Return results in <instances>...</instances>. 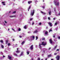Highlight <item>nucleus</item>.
Masks as SVG:
<instances>
[{
  "label": "nucleus",
  "mask_w": 60,
  "mask_h": 60,
  "mask_svg": "<svg viewBox=\"0 0 60 60\" xmlns=\"http://www.w3.org/2000/svg\"><path fill=\"white\" fill-rule=\"evenodd\" d=\"M46 43L44 42H42V44H40L39 45V47L40 48V49H41V45H43L44 46H45V45H46Z\"/></svg>",
  "instance_id": "obj_1"
},
{
  "label": "nucleus",
  "mask_w": 60,
  "mask_h": 60,
  "mask_svg": "<svg viewBox=\"0 0 60 60\" xmlns=\"http://www.w3.org/2000/svg\"><path fill=\"white\" fill-rule=\"evenodd\" d=\"M30 41H32V39H33V40H34V36H31L30 37Z\"/></svg>",
  "instance_id": "obj_2"
},
{
  "label": "nucleus",
  "mask_w": 60,
  "mask_h": 60,
  "mask_svg": "<svg viewBox=\"0 0 60 60\" xmlns=\"http://www.w3.org/2000/svg\"><path fill=\"white\" fill-rule=\"evenodd\" d=\"M34 10H33L32 12V11H31L30 15H31L32 16H33L34 14Z\"/></svg>",
  "instance_id": "obj_3"
},
{
  "label": "nucleus",
  "mask_w": 60,
  "mask_h": 60,
  "mask_svg": "<svg viewBox=\"0 0 60 60\" xmlns=\"http://www.w3.org/2000/svg\"><path fill=\"white\" fill-rule=\"evenodd\" d=\"M54 2L55 4L56 5H59V2H58L57 4H56V2H55V1H54Z\"/></svg>",
  "instance_id": "obj_4"
},
{
  "label": "nucleus",
  "mask_w": 60,
  "mask_h": 60,
  "mask_svg": "<svg viewBox=\"0 0 60 60\" xmlns=\"http://www.w3.org/2000/svg\"><path fill=\"white\" fill-rule=\"evenodd\" d=\"M48 24H49V25L50 26H52L53 25H52V24L50 22H49L48 23Z\"/></svg>",
  "instance_id": "obj_5"
},
{
  "label": "nucleus",
  "mask_w": 60,
  "mask_h": 60,
  "mask_svg": "<svg viewBox=\"0 0 60 60\" xmlns=\"http://www.w3.org/2000/svg\"><path fill=\"white\" fill-rule=\"evenodd\" d=\"M49 42L51 44H52V42H53V41L52 40H51V39H50L49 40Z\"/></svg>",
  "instance_id": "obj_6"
},
{
  "label": "nucleus",
  "mask_w": 60,
  "mask_h": 60,
  "mask_svg": "<svg viewBox=\"0 0 60 60\" xmlns=\"http://www.w3.org/2000/svg\"><path fill=\"white\" fill-rule=\"evenodd\" d=\"M8 57L9 59L10 60H12V59H11V57L10 56H8Z\"/></svg>",
  "instance_id": "obj_7"
},
{
  "label": "nucleus",
  "mask_w": 60,
  "mask_h": 60,
  "mask_svg": "<svg viewBox=\"0 0 60 60\" xmlns=\"http://www.w3.org/2000/svg\"><path fill=\"white\" fill-rule=\"evenodd\" d=\"M30 49L31 50H32L33 49V45H32L30 47Z\"/></svg>",
  "instance_id": "obj_8"
},
{
  "label": "nucleus",
  "mask_w": 60,
  "mask_h": 60,
  "mask_svg": "<svg viewBox=\"0 0 60 60\" xmlns=\"http://www.w3.org/2000/svg\"><path fill=\"white\" fill-rule=\"evenodd\" d=\"M10 18H13V17H15L16 16L15 15L11 16H10Z\"/></svg>",
  "instance_id": "obj_9"
},
{
  "label": "nucleus",
  "mask_w": 60,
  "mask_h": 60,
  "mask_svg": "<svg viewBox=\"0 0 60 60\" xmlns=\"http://www.w3.org/2000/svg\"><path fill=\"white\" fill-rule=\"evenodd\" d=\"M56 47H57V45L56 46H55V47L53 48V50H55V49H56Z\"/></svg>",
  "instance_id": "obj_10"
},
{
  "label": "nucleus",
  "mask_w": 60,
  "mask_h": 60,
  "mask_svg": "<svg viewBox=\"0 0 60 60\" xmlns=\"http://www.w3.org/2000/svg\"><path fill=\"white\" fill-rule=\"evenodd\" d=\"M31 3H32V1H29L28 2V3L29 4H31Z\"/></svg>",
  "instance_id": "obj_11"
},
{
  "label": "nucleus",
  "mask_w": 60,
  "mask_h": 60,
  "mask_svg": "<svg viewBox=\"0 0 60 60\" xmlns=\"http://www.w3.org/2000/svg\"><path fill=\"white\" fill-rule=\"evenodd\" d=\"M23 53H24V52H22L21 53V54H20V56H22L23 54Z\"/></svg>",
  "instance_id": "obj_12"
},
{
  "label": "nucleus",
  "mask_w": 60,
  "mask_h": 60,
  "mask_svg": "<svg viewBox=\"0 0 60 60\" xmlns=\"http://www.w3.org/2000/svg\"><path fill=\"white\" fill-rule=\"evenodd\" d=\"M2 4L3 5H5V2H2Z\"/></svg>",
  "instance_id": "obj_13"
},
{
  "label": "nucleus",
  "mask_w": 60,
  "mask_h": 60,
  "mask_svg": "<svg viewBox=\"0 0 60 60\" xmlns=\"http://www.w3.org/2000/svg\"><path fill=\"white\" fill-rule=\"evenodd\" d=\"M45 34L46 35H48V32H47V31L45 32Z\"/></svg>",
  "instance_id": "obj_14"
},
{
  "label": "nucleus",
  "mask_w": 60,
  "mask_h": 60,
  "mask_svg": "<svg viewBox=\"0 0 60 60\" xmlns=\"http://www.w3.org/2000/svg\"><path fill=\"white\" fill-rule=\"evenodd\" d=\"M16 53H19L20 52V51H17L16 52Z\"/></svg>",
  "instance_id": "obj_15"
},
{
  "label": "nucleus",
  "mask_w": 60,
  "mask_h": 60,
  "mask_svg": "<svg viewBox=\"0 0 60 60\" xmlns=\"http://www.w3.org/2000/svg\"><path fill=\"white\" fill-rule=\"evenodd\" d=\"M27 26L26 25L24 27V29H26V28H27Z\"/></svg>",
  "instance_id": "obj_16"
},
{
  "label": "nucleus",
  "mask_w": 60,
  "mask_h": 60,
  "mask_svg": "<svg viewBox=\"0 0 60 60\" xmlns=\"http://www.w3.org/2000/svg\"><path fill=\"white\" fill-rule=\"evenodd\" d=\"M14 56H18V55H17V54L15 53H14Z\"/></svg>",
  "instance_id": "obj_17"
},
{
  "label": "nucleus",
  "mask_w": 60,
  "mask_h": 60,
  "mask_svg": "<svg viewBox=\"0 0 60 60\" xmlns=\"http://www.w3.org/2000/svg\"><path fill=\"white\" fill-rule=\"evenodd\" d=\"M52 56V55H51V54H50V55H48V57H50V56Z\"/></svg>",
  "instance_id": "obj_18"
},
{
  "label": "nucleus",
  "mask_w": 60,
  "mask_h": 60,
  "mask_svg": "<svg viewBox=\"0 0 60 60\" xmlns=\"http://www.w3.org/2000/svg\"><path fill=\"white\" fill-rule=\"evenodd\" d=\"M41 13H43V14H46V13H45L43 12L42 11H41Z\"/></svg>",
  "instance_id": "obj_19"
},
{
  "label": "nucleus",
  "mask_w": 60,
  "mask_h": 60,
  "mask_svg": "<svg viewBox=\"0 0 60 60\" xmlns=\"http://www.w3.org/2000/svg\"><path fill=\"white\" fill-rule=\"evenodd\" d=\"M49 15H51V11H49Z\"/></svg>",
  "instance_id": "obj_20"
},
{
  "label": "nucleus",
  "mask_w": 60,
  "mask_h": 60,
  "mask_svg": "<svg viewBox=\"0 0 60 60\" xmlns=\"http://www.w3.org/2000/svg\"><path fill=\"white\" fill-rule=\"evenodd\" d=\"M38 32L37 30H36V31H35L34 32V33H37V32Z\"/></svg>",
  "instance_id": "obj_21"
},
{
  "label": "nucleus",
  "mask_w": 60,
  "mask_h": 60,
  "mask_svg": "<svg viewBox=\"0 0 60 60\" xmlns=\"http://www.w3.org/2000/svg\"><path fill=\"white\" fill-rule=\"evenodd\" d=\"M24 43H25V41H23L22 42V45H23V44H24Z\"/></svg>",
  "instance_id": "obj_22"
},
{
  "label": "nucleus",
  "mask_w": 60,
  "mask_h": 60,
  "mask_svg": "<svg viewBox=\"0 0 60 60\" xmlns=\"http://www.w3.org/2000/svg\"><path fill=\"white\" fill-rule=\"evenodd\" d=\"M30 8H31V6H30L29 8H28V11H29V10L30 9Z\"/></svg>",
  "instance_id": "obj_23"
},
{
  "label": "nucleus",
  "mask_w": 60,
  "mask_h": 60,
  "mask_svg": "<svg viewBox=\"0 0 60 60\" xmlns=\"http://www.w3.org/2000/svg\"><path fill=\"white\" fill-rule=\"evenodd\" d=\"M51 31H52V29H50L49 30V32H51Z\"/></svg>",
  "instance_id": "obj_24"
},
{
  "label": "nucleus",
  "mask_w": 60,
  "mask_h": 60,
  "mask_svg": "<svg viewBox=\"0 0 60 60\" xmlns=\"http://www.w3.org/2000/svg\"><path fill=\"white\" fill-rule=\"evenodd\" d=\"M0 42H1V43H3V41L2 40H0Z\"/></svg>",
  "instance_id": "obj_25"
},
{
  "label": "nucleus",
  "mask_w": 60,
  "mask_h": 60,
  "mask_svg": "<svg viewBox=\"0 0 60 60\" xmlns=\"http://www.w3.org/2000/svg\"><path fill=\"white\" fill-rule=\"evenodd\" d=\"M8 46H11V44H10L9 43H8Z\"/></svg>",
  "instance_id": "obj_26"
},
{
  "label": "nucleus",
  "mask_w": 60,
  "mask_h": 60,
  "mask_svg": "<svg viewBox=\"0 0 60 60\" xmlns=\"http://www.w3.org/2000/svg\"><path fill=\"white\" fill-rule=\"evenodd\" d=\"M29 52H27V55H29Z\"/></svg>",
  "instance_id": "obj_27"
},
{
  "label": "nucleus",
  "mask_w": 60,
  "mask_h": 60,
  "mask_svg": "<svg viewBox=\"0 0 60 60\" xmlns=\"http://www.w3.org/2000/svg\"><path fill=\"white\" fill-rule=\"evenodd\" d=\"M36 40H37V39H38V37H37V36H36Z\"/></svg>",
  "instance_id": "obj_28"
},
{
  "label": "nucleus",
  "mask_w": 60,
  "mask_h": 60,
  "mask_svg": "<svg viewBox=\"0 0 60 60\" xmlns=\"http://www.w3.org/2000/svg\"><path fill=\"white\" fill-rule=\"evenodd\" d=\"M6 44H7V43L8 42V40H7L6 41Z\"/></svg>",
  "instance_id": "obj_29"
},
{
  "label": "nucleus",
  "mask_w": 60,
  "mask_h": 60,
  "mask_svg": "<svg viewBox=\"0 0 60 60\" xmlns=\"http://www.w3.org/2000/svg\"><path fill=\"white\" fill-rule=\"evenodd\" d=\"M1 48H4V46L3 45H1Z\"/></svg>",
  "instance_id": "obj_30"
},
{
  "label": "nucleus",
  "mask_w": 60,
  "mask_h": 60,
  "mask_svg": "<svg viewBox=\"0 0 60 60\" xmlns=\"http://www.w3.org/2000/svg\"><path fill=\"white\" fill-rule=\"evenodd\" d=\"M12 30H13L14 32H15V30H14V29H13V28H12Z\"/></svg>",
  "instance_id": "obj_31"
},
{
  "label": "nucleus",
  "mask_w": 60,
  "mask_h": 60,
  "mask_svg": "<svg viewBox=\"0 0 60 60\" xmlns=\"http://www.w3.org/2000/svg\"><path fill=\"white\" fill-rule=\"evenodd\" d=\"M45 38H44L42 39V40H45Z\"/></svg>",
  "instance_id": "obj_32"
},
{
  "label": "nucleus",
  "mask_w": 60,
  "mask_h": 60,
  "mask_svg": "<svg viewBox=\"0 0 60 60\" xmlns=\"http://www.w3.org/2000/svg\"><path fill=\"white\" fill-rule=\"evenodd\" d=\"M57 54V53H54V55H56Z\"/></svg>",
  "instance_id": "obj_33"
},
{
  "label": "nucleus",
  "mask_w": 60,
  "mask_h": 60,
  "mask_svg": "<svg viewBox=\"0 0 60 60\" xmlns=\"http://www.w3.org/2000/svg\"><path fill=\"white\" fill-rule=\"evenodd\" d=\"M41 22H40L39 23V25H41Z\"/></svg>",
  "instance_id": "obj_34"
},
{
  "label": "nucleus",
  "mask_w": 60,
  "mask_h": 60,
  "mask_svg": "<svg viewBox=\"0 0 60 60\" xmlns=\"http://www.w3.org/2000/svg\"><path fill=\"white\" fill-rule=\"evenodd\" d=\"M16 12V11H14L13 12V13H15Z\"/></svg>",
  "instance_id": "obj_35"
},
{
  "label": "nucleus",
  "mask_w": 60,
  "mask_h": 60,
  "mask_svg": "<svg viewBox=\"0 0 60 60\" xmlns=\"http://www.w3.org/2000/svg\"><path fill=\"white\" fill-rule=\"evenodd\" d=\"M1 55H3V52H1Z\"/></svg>",
  "instance_id": "obj_36"
},
{
  "label": "nucleus",
  "mask_w": 60,
  "mask_h": 60,
  "mask_svg": "<svg viewBox=\"0 0 60 60\" xmlns=\"http://www.w3.org/2000/svg\"><path fill=\"white\" fill-rule=\"evenodd\" d=\"M33 19V18H31V19H30V21H31V20H32V19Z\"/></svg>",
  "instance_id": "obj_37"
},
{
  "label": "nucleus",
  "mask_w": 60,
  "mask_h": 60,
  "mask_svg": "<svg viewBox=\"0 0 60 60\" xmlns=\"http://www.w3.org/2000/svg\"><path fill=\"white\" fill-rule=\"evenodd\" d=\"M57 22H56L55 23V25H57Z\"/></svg>",
  "instance_id": "obj_38"
},
{
  "label": "nucleus",
  "mask_w": 60,
  "mask_h": 60,
  "mask_svg": "<svg viewBox=\"0 0 60 60\" xmlns=\"http://www.w3.org/2000/svg\"><path fill=\"white\" fill-rule=\"evenodd\" d=\"M18 31H20V29L19 28L18 29Z\"/></svg>",
  "instance_id": "obj_39"
},
{
  "label": "nucleus",
  "mask_w": 60,
  "mask_h": 60,
  "mask_svg": "<svg viewBox=\"0 0 60 60\" xmlns=\"http://www.w3.org/2000/svg\"><path fill=\"white\" fill-rule=\"evenodd\" d=\"M58 39H60V37L59 36L58 37Z\"/></svg>",
  "instance_id": "obj_40"
},
{
  "label": "nucleus",
  "mask_w": 60,
  "mask_h": 60,
  "mask_svg": "<svg viewBox=\"0 0 60 60\" xmlns=\"http://www.w3.org/2000/svg\"><path fill=\"white\" fill-rule=\"evenodd\" d=\"M48 19H49V20H50V18L49 17L48 18Z\"/></svg>",
  "instance_id": "obj_41"
},
{
  "label": "nucleus",
  "mask_w": 60,
  "mask_h": 60,
  "mask_svg": "<svg viewBox=\"0 0 60 60\" xmlns=\"http://www.w3.org/2000/svg\"><path fill=\"white\" fill-rule=\"evenodd\" d=\"M40 60V58H38V60Z\"/></svg>",
  "instance_id": "obj_42"
},
{
  "label": "nucleus",
  "mask_w": 60,
  "mask_h": 60,
  "mask_svg": "<svg viewBox=\"0 0 60 60\" xmlns=\"http://www.w3.org/2000/svg\"><path fill=\"white\" fill-rule=\"evenodd\" d=\"M53 38H55V35H53Z\"/></svg>",
  "instance_id": "obj_43"
},
{
  "label": "nucleus",
  "mask_w": 60,
  "mask_h": 60,
  "mask_svg": "<svg viewBox=\"0 0 60 60\" xmlns=\"http://www.w3.org/2000/svg\"><path fill=\"white\" fill-rule=\"evenodd\" d=\"M59 49H57V51H59Z\"/></svg>",
  "instance_id": "obj_44"
},
{
  "label": "nucleus",
  "mask_w": 60,
  "mask_h": 60,
  "mask_svg": "<svg viewBox=\"0 0 60 60\" xmlns=\"http://www.w3.org/2000/svg\"><path fill=\"white\" fill-rule=\"evenodd\" d=\"M42 8H43V9H44V8H45V7L43 6L42 7Z\"/></svg>",
  "instance_id": "obj_45"
},
{
  "label": "nucleus",
  "mask_w": 60,
  "mask_h": 60,
  "mask_svg": "<svg viewBox=\"0 0 60 60\" xmlns=\"http://www.w3.org/2000/svg\"><path fill=\"white\" fill-rule=\"evenodd\" d=\"M4 22H5V23H6H6H7V22H6V21H5Z\"/></svg>",
  "instance_id": "obj_46"
},
{
  "label": "nucleus",
  "mask_w": 60,
  "mask_h": 60,
  "mask_svg": "<svg viewBox=\"0 0 60 60\" xmlns=\"http://www.w3.org/2000/svg\"><path fill=\"white\" fill-rule=\"evenodd\" d=\"M54 11H56V8H54Z\"/></svg>",
  "instance_id": "obj_47"
},
{
  "label": "nucleus",
  "mask_w": 60,
  "mask_h": 60,
  "mask_svg": "<svg viewBox=\"0 0 60 60\" xmlns=\"http://www.w3.org/2000/svg\"><path fill=\"white\" fill-rule=\"evenodd\" d=\"M53 19L54 20H55V19H56V18H54Z\"/></svg>",
  "instance_id": "obj_48"
},
{
  "label": "nucleus",
  "mask_w": 60,
  "mask_h": 60,
  "mask_svg": "<svg viewBox=\"0 0 60 60\" xmlns=\"http://www.w3.org/2000/svg\"><path fill=\"white\" fill-rule=\"evenodd\" d=\"M51 49V48L50 47V48H49V49Z\"/></svg>",
  "instance_id": "obj_49"
},
{
  "label": "nucleus",
  "mask_w": 60,
  "mask_h": 60,
  "mask_svg": "<svg viewBox=\"0 0 60 60\" xmlns=\"http://www.w3.org/2000/svg\"><path fill=\"white\" fill-rule=\"evenodd\" d=\"M19 37H20V38H22V36H20Z\"/></svg>",
  "instance_id": "obj_50"
},
{
  "label": "nucleus",
  "mask_w": 60,
  "mask_h": 60,
  "mask_svg": "<svg viewBox=\"0 0 60 60\" xmlns=\"http://www.w3.org/2000/svg\"><path fill=\"white\" fill-rule=\"evenodd\" d=\"M12 40L13 41H14V39H12Z\"/></svg>",
  "instance_id": "obj_51"
},
{
  "label": "nucleus",
  "mask_w": 60,
  "mask_h": 60,
  "mask_svg": "<svg viewBox=\"0 0 60 60\" xmlns=\"http://www.w3.org/2000/svg\"><path fill=\"white\" fill-rule=\"evenodd\" d=\"M34 22H33L32 24V25H34Z\"/></svg>",
  "instance_id": "obj_52"
},
{
  "label": "nucleus",
  "mask_w": 60,
  "mask_h": 60,
  "mask_svg": "<svg viewBox=\"0 0 60 60\" xmlns=\"http://www.w3.org/2000/svg\"><path fill=\"white\" fill-rule=\"evenodd\" d=\"M28 33L29 34V33H30V32L29 31L28 32Z\"/></svg>",
  "instance_id": "obj_53"
},
{
  "label": "nucleus",
  "mask_w": 60,
  "mask_h": 60,
  "mask_svg": "<svg viewBox=\"0 0 60 60\" xmlns=\"http://www.w3.org/2000/svg\"><path fill=\"white\" fill-rule=\"evenodd\" d=\"M58 15L59 16V15H60V13L59 14H58Z\"/></svg>",
  "instance_id": "obj_54"
},
{
  "label": "nucleus",
  "mask_w": 60,
  "mask_h": 60,
  "mask_svg": "<svg viewBox=\"0 0 60 60\" xmlns=\"http://www.w3.org/2000/svg\"><path fill=\"white\" fill-rule=\"evenodd\" d=\"M3 56V57H5V56Z\"/></svg>",
  "instance_id": "obj_55"
},
{
  "label": "nucleus",
  "mask_w": 60,
  "mask_h": 60,
  "mask_svg": "<svg viewBox=\"0 0 60 60\" xmlns=\"http://www.w3.org/2000/svg\"><path fill=\"white\" fill-rule=\"evenodd\" d=\"M51 60H54L53 59H51Z\"/></svg>",
  "instance_id": "obj_56"
},
{
  "label": "nucleus",
  "mask_w": 60,
  "mask_h": 60,
  "mask_svg": "<svg viewBox=\"0 0 60 60\" xmlns=\"http://www.w3.org/2000/svg\"><path fill=\"white\" fill-rule=\"evenodd\" d=\"M32 60H34V59H32Z\"/></svg>",
  "instance_id": "obj_57"
},
{
  "label": "nucleus",
  "mask_w": 60,
  "mask_h": 60,
  "mask_svg": "<svg viewBox=\"0 0 60 60\" xmlns=\"http://www.w3.org/2000/svg\"><path fill=\"white\" fill-rule=\"evenodd\" d=\"M10 30V29H8V31H9V30Z\"/></svg>",
  "instance_id": "obj_58"
},
{
  "label": "nucleus",
  "mask_w": 60,
  "mask_h": 60,
  "mask_svg": "<svg viewBox=\"0 0 60 60\" xmlns=\"http://www.w3.org/2000/svg\"><path fill=\"white\" fill-rule=\"evenodd\" d=\"M45 60H47V59H46Z\"/></svg>",
  "instance_id": "obj_59"
},
{
  "label": "nucleus",
  "mask_w": 60,
  "mask_h": 60,
  "mask_svg": "<svg viewBox=\"0 0 60 60\" xmlns=\"http://www.w3.org/2000/svg\"><path fill=\"white\" fill-rule=\"evenodd\" d=\"M42 56H43V54H42Z\"/></svg>",
  "instance_id": "obj_60"
},
{
  "label": "nucleus",
  "mask_w": 60,
  "mask_h": 60,
  "mask_svg": "<svg viewBox=\"0 0 60 60\" xmlns=\"http://www.w3.org/2000/svg\"><path fill=\"white\" fill-rule=\"evenodd\" d=\"M41 60H43V59H41Z\"/></svg>",
  "instance_id": "obj_61"
},
{
  "label": "nucleus",
  "mask_w": 60,
  "mask_h": 60,
  "mask_svg": "<svg viewBox=\"0 0 60 60\" xmlns=\"http://www.w3.org/2000/svg\"><path fill=\"white\" fill-rule=\"evenodd\" d=\"M17 49L18 50V49H18V48H17Z\"/></svg>",
  "instance_id": "obj_62"
},
{
  "label": "nucleus",
  "mask_w": 60,
  "mask_h": 60,
  "mask_svg": "<svg viewBox=\"0 0 60 60\" xmlns=\"http://www.w3.org/2000/svg\"><path fill=\"white\" fill-rule=\"evenodd\" d=\"M4 25H5V24H4Z\"/></svg>",
  "instance_id": "obj_63"
},
{
  "label": "nucleus",
  "mask_w": 60,
  "mask_h": 60,
  "mask_svg": "<svg viewBox=\"0 0 60 60\" xmlns=\"http://www.w3.org/2000/svg\"><path fill=\"white\" fill-rule=\"evenodd\" d=\"M10 12H11V11H10L9 13H10Z\"/></svg>",
  "instance_id": "obj_64"
}]
</instances>
